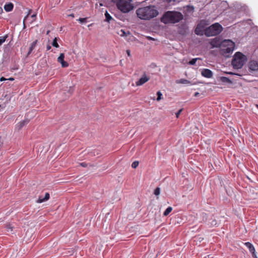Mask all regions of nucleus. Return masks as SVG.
<instances>
[{
  "label": "nucleus",
  "instance_id": "bb28decb",
  "mask_svg": "<svg viewBox=\"0 0 258 258\" xmlns=\"http://www.w3.org/2000/svg\"><path fill=\"white\" fill-rule=\"evenodd\" d=\"M6 228L8 232H11L13 231V227L11 226V224H8L6 225Z\"/></svg>",
  "mask_w": 258,
  "mask_h": 258
},
{
  "label": "nucleus",
  "instance_id": "49530a36",
  "mask_svg": "<svg viewBox=\"0 0 258 258\" xmlns=\"http://www.w3.org/2000/svg\"><path fill=\"white\" fill-rule=\"evenodd\" d=\"M256 107L258 109V105L257 104L256 105Z\"/></svg>",
  "mask_w": 258,
  "mask_h": 258
},
{
  "label": "nucleus",
  "instance_id": "dca6fc26",
  "mask_svg": "<svg viewBox=\"0 0 258 258\" xmlns=\"http://www.w3.org/2000/svg\"><path fill=\"white\" fill-rule=\"evenodd\" d=\"M13 8H14V5L12 3H9L8 4H6L4 6V9L7 12L12 11L13 10Z\"/></svg>",
  "mask_w": 258,
  "mask_h": 258
},
{
  "label": "nucleus",
  "instance_id": "aec40b11",
  "mask_svg": "<svg viewBox=\"0 0 258 258\" xmlns=\"http://www.w3.org/2000/svg\"><path fill=\"white\" fill-rule=\"evenodd\" d=\"M105 19L106 21L108 22H110L111 20H113V18L110 15V14L107 12H106L105 14Z\"/></svg>",
  "mask_w": 258,
  "mask_h": 258
},
{
  "label": "nucleus",
  "instance_id": "a19ab883",
  "mask_svg": "<svg viewBox=\"0 0 258 258\" xmlns=\"http://www.w3.org/2000/svg\"><path fill=\"white\" fill-rule=\"evenodd\" d=\"M203 240V238H201V237H200V238H199V241H200V242L202 240Z\"/></svg>",
  "mask_w": 258,
  "mask_h": 258
},
{
  "label": "nucleus",
  "instance_id": "2f4dec72",
  "mask_svg": "<svg viewBox=\"0 0 258 258\" xmlns=\"http://www.w3.org/2000/svg\"><path fill=\"white\" fill-rule=\"evenodd\" d=\"M80 165L83 167H86L87 166V164L85 162H82L80 163Z\"/></svg>",
  "mask_w": 258,
  "mask_h": 258
},
{
  "label": "nucleus",
  "instance_id": "9d476101",
  "mask_svg": "<svg viewBox=\"0 0 258 258\" xmlns=\"http://www.w3.org/2000/svg\"><path fill=\"white\" fill-rule=\"evenodd\" d=\"M64 54L62 53H60L57 58V61L61 64L62 67L66 68L69 66V63L64 60Z\"/></svg>",
  "mask_w": 258,
  "mask_h": 258
},
{
  "label": "nucleus",
  "instance_id": "0eeeda50",
  "mask_svg": "<svg viewBox=\"0 0 258 258\" xmlns=\"http://www.w3.org/2000/svg\"><path fill=\"white\" fill-rule=\"evenodd\" d=\"M150 79V76L146 74V73H144L139 80L136 82V85L137 86H142L149 81Z\"/></svg>",
  "mask_w": 258,
  "mask_h": 258
},
{
  "label": "nucleus",
  "instance_id": "7ed1b4c3",
  "mask_svg": "<svg viewBox=\"0 0 258 258\" xmlns=\"http://www.w3.org/2000/svg\"><path fill=\"white\" fill-rule=\"evenodd\" d=\"M111 2L123 13H128L134 9L132 0H111Z\"/></svg>",
  "mask_w": 258,
  "mask_h": 258
},
{
  "label": "nucleus",
  "instance_id": "a878e982",
  "mask_svg": "<svg viewBox=\"0 0 258 258\" xmlns=\"http://www.w3.org/2000/svg\"><path fill=\"white\" fill-rule=\"evenodd\" d=\"M154 194L156 196H159L160 194V188L159 187L156 188V189L154 190Z\"/></svg>",
  "mask_w": 258,
  "mask_h": 258
},
{
  "label": "nucleus",
  "instance_id": "72a5a7b5",
  "mask_svg": "<svg viewBox=\"0 0 258 258\" xmlns=\"http://www.w3.org/2000/svg\"><path fill=\"white\" fill-rule=\"evenodd\" d=\"M147 38L149 40H155V39L150 36H147Z\"/></svg>",
  "mask_w": 258,
  "mask_h": 258
},
{
  "label": "nucleus",
  "instance_id": "c03bdc74",
  "mask_svg": "<svg viewBox=\"0 0 258 258\" xmlns=\"http://www.w3.org/2000/svg\"><path fill=\"white\" fill-rule=\"evenodd\" d=\"M50 31L49 30H48L47 32H46V34L48 35Z\"/></svg>",
  "mask_w": 258,
  "mask_h": 258
},
{
  "label": "nucleus",
  "instance_id": "423d86ee",
  "mask_svg": "<svg viewBox=\"0 0 258 258\" xmlns=\"http://www.w3.org/2000/svg\"><path fill=\"white\" fill-rule=\"evenodd\" d=\"M223 31L222 26L218 23H215L205 29V35L208 37L219 35Z\"/></svg>",
  "mask_w": 258,
  "mask_h": 258
},
{
  "label": "nucleus",
  "instance_id": "a211bd4d",
  "mask_svg": "<svg viewBox=\"0 0 258 258\" xmlns=\"http://www.w3.org/2000/svg\"><path fill=\"white\" fill-rule=\"evenodd\" d=\"M176 83L177 84H190V82L187 80L184 79H181L179 80H177L176 81Z\"/></svg>",
  "mask_w": 258,
  "mask_h": 258
},
{
  "label": "nucleus",
  "instance_id": "58836bf2",
  "mask_svg": "<svg viewBox=\"0 0 258 258\" xmlns=\"http://www.w3.org/2000/svg\"><path fill=\"white\" fill-rule=\"evenodd\" d=\"M3 9L2 8V7H0V14H1L3 13Z\"/></svg>",
  "mask_w": 258,
  "mask_h": 258
},
{
  "label": "nucleus",
  "instance_id": "cd10ccee",
  "mask_svg": "<svg viewBox=\"0 0 258 258\" xmlns=\"http://www.w3.org/2000/svg\"><path fill=\"white\" fill-rule=\"evenodd\" d=\"M7 36H5L4 37H2L1 38H0V46L4 42H5L7 38Z\"/></svg>",
  "mask_w": 258,
  "mask_h": 258
},
{
  "label": "nucleus",
  "instance_id": "4468645a",
  "mask_svg": "<svg viewBox=\"0 0 258 258\" xmlns=\"http://www.w3.org/2000/svg\"><path fill=\"white\" fill-rule=\"evenodd\" d=\"M29 120L28 119H24L20 122H19L16 125V128L20 131L21 130L25 125L28 123Z\"/></svg>",
  "mask_w": 258,
  "mask_h": 258
},
{
  "label": "nucleus",
  "instance_id": "79ce46f5",
  "mask_svg": "<svg viewBox=\"0 0 258 258\" xmlns=\"http://www.w3.org/2000/svg\"><path fill=\"white\" fill-rule=\"evenodd\" d=\"M199 94V93H195V96H197Z\"/></svg>",
  "mask_w": 258,
  "mask_h": 258
},
{
  "label": "nucleus",
  "instance_id": "f3484780",
  "mask_svg": "<svg viewBox=\"0 0 258 258\" xmlns=\"http://www.w3.org/2000/svg\"><path fill=\"white\" fill-rule=\"evenodd\" d=\"M37 43V40H36L35 41H33L31 44L29 48V51L28 52L27 56H28L33 51V50L35 47L36 44Z\"/></svg>",
  "mask_w": 258,
  "mask_h": 258
},
{
  "label": "nucleus",
  "instance_id": "f704fd0d",
  "mask_svg": "<svg viewBox=\"0 0 258 258\" xmlns=\"http://www.w3.org/2000/svg\"><path fill=\"white\" fill-rule=\"evenodd\" d=\"M5 80H6V79L3 77H2L0 78V81H1V82L5 81Z\"/></svg>",
  "mask_w": 258,
  "mask_h": 258
},
{
  "label": "nucleus",
  "instance_id": "39448f33",
  "mask_svg": "<svg viewBox=\"0 0 258 258\" xmlns=\"http://www.w3.org/2000/svg\"><path fill=\"white\" fill-rule=\"evenodd\" d=\"M246 60V56L240 52H237L234 55L232 64L234 69H241Z\"/></svg>",
  "mask_w": 258,
  "mask_h": 258
},
{
  "label": "nucleus",
  "instance_id": "2eb2a0df",
  "mask_svg": "<svg viewBox=\"0 0 258 258\" xmlns=\"http://www.w3.org/2000/svg\"><path fill=\"white\" fill-rule=\"evenodd\" d=\"M50 198L49 194L48 192H46L45 194V197L43 198L42 196H39V198L37 201L38 203H41L45 201H47Z\"/></svg>",
  "mask_w": 258,
  "mask_h": 258
},
{
  "label": "nucleus",
  "instance_id": "c756f323",
  "mask_svg": "<svg viewBox=\"0 0 258 258\" xmlns=\"http://www.w3.org/2000/svg\"><path fill=\"white\" fill-rule=\"evenodd\" d=\"M86 20H87L86 18H80L78 20V21H79L81 23H83L86 22Z\"/></svg>",
  "mask_w": 258,
  "mask_h": 258
},
{
  "label": "nucleus",
  "instance_id": "ea45409f",
  "mask_svg": "<svg viewBox=\"0 0 258 258\" xmlns=\"http://www.w3.org/2000/svg\"><path fill=\"white\" fill-rule=\"evenodd\" d=\"M69 16L72 17H75L74 14H71L69 15Z\"/></svg>",
  "mask_w": 258,
  "mask_h": 258
},
{
  "label": "nucleus",
  "instance_id": "412c9836",
  "mask_svg": "<svg viewBox=\"0 0 258 258\" xmlns=\"http://www.w3.org/2000/svg\"><path fill=\"white\" fill-rule=\"evenodd\" d=\"M220 80L223 83H231V80L228 78H227L225 77H221Z\"/></svg>",
  "mask_w": 258,
  "mask_h": 258
},
{
  "label": "nucleus",
  "instance_id": "f257e3e1",
  "mask_svg": "<svg viewBox=\"0 0 258 258\" xmlns=\"http://www.w3.org/2000/svg\"><path fill=\"white\" fill-rule=\"evenodd\" d=\"M136 14L140 19L146 20L156 17L159 14V12L155 6H149L138 9Z\"/></svg>",
  "mask_w": 258,
  "mask_h": 258
},
{
  "label": "nucleus",
  "instance_id": "e433bc0d",
  "mask_svg": "<svg viewBox=\"0 0 258 258\" xmlns=\"http://www.w3.org/2000/svg\"><path fill=\"white\" fill-rule=\"evenodd\" d=\"M189 63L190 64H194V58L193 59H191L189 62Z\"/></svg>",
  "mask_w": 258,
  "mask_h": 258
},
{
  "label": "nucleus",
  "instance_id": "6ab92c4d",
  "mask_svg": "<svg viewBox=\"0 0 258 258\" xmlns=\"http://www.w3.org/2000/svg\"><path fill=\"white\" fill-rule=\"evenodd\" d=\"M172 208L171 207H168L163 213L164 216H167L172 211Z\"/></svg>",
  "mask_w": 258,
  "mask_h": 258
},
{
  "label": "nucleus",
  "instance_id": "473e14b6",
  "mask_svg": "<svg viewBox=\"0 0 258 258\" xmlns=\"http://www.w3.org/2000/svg\"><path fill=\"white\" fill-rule=\"evenodd\" d=\"M120 32H121V34H120V36H122L125 35V31H124V30H121Z\"/></svg>",
  "mask_w": 258,
  "mask_h": 258
},
{
  "label": "nucleus",
  "instance_id": "4be33fe9",
  "mask_svg": "<svg viewBox=\"0 0 258 258\" xmlns=\"http://www.w3.org/2000/svg\"><path fill=\"white\" fill-rule=\"evenodd\" d=\"M31 12H32V10H31V9L29 10L27 16L24 18V19L23 20V24H24V27H25V23H26V21L28 20V17H29V15L31 14Z\"/></svg>",
  "mask_w": 258,
  "mask_h": 258
},
{
  "label": "nucleus",
  "instance_id": "37998d69",
  "mask_svg": "<svg viewBox=\"0 0 258 258\" xmlns=\"http://www.w3.org/2000/svg\"><path fill=\"white\" fill-rule=\"evenodd\" d=\"M9 80H11V81H13L14 80V79L13 78H10L9 79Z\"/></svg>",
  "mask_w": 258,
  "mask_h": 258
},
{
  "label": "nucleus",
  "instance_id": "393cba45",
  "mask_svg": "<svg viewBox=\"0 0 258 258\" xmlns=\"http://www.w3.org/2000/svg\"><path fill=\"white\" fill-rule=\"evenodd\" d=\"M36 16H37L36 14H34L31 16V18L32 20L30 21V23H33L34 21H35L36 20Z\"/></svg>",
  "mask_w": 258,
  "mask_h": 258
},
{
  "label": "nucleus",
  "instance_id": "6e6552de",
  "mask_svg": "<svg viewBox=\"0 0 258 258\" xmlns=\"http://www.w3.org/2000/svg\"><path fill=\"white\" fill-rule=\"evenodd\" d=\"M205 22L202 21L198 24L196 28L195 29V33L197 35H203L204 34H205Z\"/></svg>",
  "mask_w": 258,
  "mask_h": 258
},
{
  "label": "nucleus",
  "instance_id": "7c9ffc66",
  "mask_svg": "<svg viewBox=\"0 0 258 258\" xmlns=\"http://www.w3.org/2000/svg\"><path fill=\"white\" fill-rule=\"evenodd\" d=\"M182 109H180L175 113L176 118H178V117H179L180 114L181 113V112H182Z\"/></svg>",
  "mask_w": 258,
  "mask_h": 258
},
{
  "label": "nucleus",
  "instance_id": "f03ea898",
  "mask_svg": "<svg viewBox=\"0 0 258 258\" xmlns=\"http://www.w3.org/2000/svg\"><path fill=\"white\" fill-rule=\"evenodd\" d=\"M183 15L176 11L166 12L161 18V21L165 24H175L183 19Z\"/></svg>",
  "mask_w": 258,
  "mask_h": 258
},
{
  "label": "nucleus",
  "instance_id": "b1692460",
  "mask_svg": "<svg viewBox=\"0 0 258 258\" xmlns=\"http://www.w3.org/2000/svg\"><path fill=\"white\" fill-rule=\"evenodd\" d=\"M139 164V162L138 161H134L132 164V167L133 168H136L138 165Z\"/></svg>",
  "mask_w": 258,
  "mask_h": 258
},
{
  "label": "nucleus",
  "instance_id": "1a4fd4ad",
  "mask_svg": "<svg viewBox=\"0 0 258 258\" xmlns=\"http://www.w3.org/2000/svg\"><path fill=\"white\" fill-rule=\"evenodd\" d=\"M210 44L212 46L211 48L214 47H221L222 45V41L218 38L212 39L210 41Z\"/></svg>",
  "mask_w": 258,
  "mask_h": 258
},
{
  "label": "nucleus",
  "instance_id": "20e7f679",
  "mask_svg": "<svg viewBox=\"0 0 258 258\" xmlns=\"http://www.w3.org/2000/svg\"><path fill=\"white\" fill-rule=\"evenodd\" d=\"M235 48V43L229 39H225L222 41L220 47V53L225 57H229Z\"/></svg>",
  "mask_w": 258,
  "mask_h": 258
},
{
  "label": "nucleus",
  "instance_id": "a18cd8bd",
  "mask_svg": "<svg viewBox=\"0 0 258 258\" xmlns=\"http://www.w3.org/2000/svg\"><path fill=\"white\" fill-rule=\"evenodd\" d=\"M197 59V58H195V59H194L195 63H196V61Z\"/></svg>",
  "mask_w": 258,
  "mask_h": 258
},
{
  "label": "nucleus",
  "instance_id": "c9c22d12",
  "mask_svg": "<svg viewBox=\"0 0 258 258\" xmlns=\"http://www.w3.org/2000/svg\"><path fill=\"white\" fill-rule=\"evenodd\" d=\"M51 47L49 45H47L46 46V49L47 50H49L51 49Z\"/></svg>",
  "mask_w": 258,
  "mask_h": 258
},
{
  "label": "nucleus",
  "instance_id": "4c0bfd02",
  "mask_svg": "<svg viewBox=\"0 0 258 258\" xmlns=\"http://www.w3.org/2000/svg\"><path fill=\"white\" fill-rule=\"evenodd\" d=\"M126 53H127V54L128 56H131V53H130V50H126Z\"/></svg>",
  "mask_w": 258,
  "mask_h": 258
},
{
  "label": "nucleus",
  "instance_id": "5701e85b",
  "mask_svg": "<svg viewBox=\"0 0 258 258\" xmlns=\"http://www.w3.org/2000/svg\"><path fill=\"white\" fill-rule=\"evenodd\" d=\"M52 45L53 46H54L56 48L59 47V45L57 42V38L56 37L54 38V39H53L52 43Z\"/></svg>",
  "mask_w": 258,
  "mask_h": 258
},
{
  "label": "nucleus",
  "instance_id": "f8f14e48",
  "mask_svg": "<svg viewBox=\"0 0 258 258\" xmlns=\"http://www.w3.org/2000/svg\"><path fill=\"white\" fill-rule=\"evenodd\" d=\"M202 75L207 78H211L213 77L212 72L208 69H204L201 71Z\"/></svg>",
  "mask_w": 258,
  "mask_h": 258
},
{
  "label": "nucleus",
  "instance_id": "c85d7f7f",
  "mask_svg": "<svg viewBox=\"0 0 258 258\" xmlns=\"http://www.w3.org/2000/svg\"><path fill=\"white\" fill-rule=\"evenodd\" d=\"M157 101H160L161 99V96H162V94L160 91H158L157 93Z\"/></svg>",
  "mask_w": 258,
  "mask_h": 258
},
{
  "label": "nucleus",
  "instance_id": "9b49d317",
  "mask_svg": "<svg viewBox=\"0 0 258 258\" xmlns=\"http://www.w3.org/2000/svg\"><path fill=\"white\" fill-rule=\"evenodd\" d=\"M248 68L251 71H258V62L256 60L250 61L248 63Z\"/></svg>",
  "mask_w": 258,
  "mask_h": 258
},
{
  "label": "nucleus",
  "instance_id": "ddd939ff",
  "mask_svg": "<svg viewBox=\"0 0 258 258\" xmlns=\"http://www.w3.org/2000/svg\"><path fill=\"white\" fill-rule=\"evenodd\" d=\"M244 244L245 245V246L247 247L248 248L250 252H251V253H252V256L254 258H257V257L256 256V253H255V248H254V246H253V245L249 242H245L244 243Z\"/></svg>",
  "mask_w": 258,
  "mask_h": 258
}]
</instances>
